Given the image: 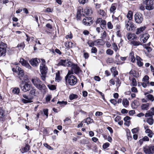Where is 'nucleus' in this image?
<instances>
[{
    "instance_id": "72a5a7b5",
    "label": "nucleus",
    "mask_w": 154,
    "mask_h": 154,
    "mask_svg": "<svg viewBox=\"0 0 154 154\" xmlns=\"http://www.w3.org/2000/svg\"><path fill=\"white\" fill-rule=\"evenodd\" d=\"M131 44L134 46H137L141 44L140 42L139 41H134L133 40L131 42Z\"/></svg>"
},
{
    "instance_id": "338daca9",
    "label": "nucleus",
    "mask_w": 154,
    "mask_h": 154,
    "mask_svg": "<svg viewBox=\"0 0 154 154\" xmlns=\"http://www.w3.org/2000/svg\"><path fill=\"white\" fill-rule=\"evenodd\" d=\"M4 111L2 107L0 108V116H3L4 114Z\"/></svg>"
},
{
    "instance_id": "603ef678",
    "label": "nucleus",
    "mask_w": 154,
    "mask_h": 154,
    "mask_svg": "<svg viewBox=\"0 0 154 154\" xmlns=\"http://www.w3.org/2000/svg\"><path fill=\"white\" fill-rule=\"evenodd\" d=\"M149 79V76L147 75H145L142 81L143 82H147Z\"/></svg>"
},
{
    "instance_id": "6e6d98bb",
    "label": "nucleus",
    "mask_w": 154,
    "mask_h": 154,
    "mask_svg": "<svg viewBox=\"0 0 154 154\" xmlns=\"http://www.w3.org/2000/svg\"><path fill=\"white\" fill-rule=\"evenodd\" d=\"M6 116L4 115L3 116H0V121L1 122H4L6 119Z\"/></svg>"
},
{
    "instance_id": "5fc2aeb1",
    "label": "nucleus",
    "mask_w": 154,
    "mask_h": 154,
    "mask_svg": "<svg viewBox=\"0 0 154 154\" xmlns=\"http://www.w3.org/2000/svg\"><path fill=\"white\" fill-rule=\"evenodd\" d=\"M150 45V42H149L147 44L145 45H144V47L145 48H146L148 50H149L150 49V48L149 47V46Z\"/></svg>"
},
{
    "instance_id": "c9c22d12",
    "label": "nucleus",
    "mask_w": 154,
    "mask_h": 154,
    "mask_svg": "<svg viewBox=\"0 0 154 154\" xmlns=\"http://www.w3.org/2000/svg\"><path fill=\"white\" fill-rule=\"evenodd\" d=\"M106 33L105 31H104L101 34L100 38L102 40H104L106 38Z\"/></svg>"
},
{
    "instance_id": "c756f323",
    "label": "nucleus",
    "mask_w": 154,
    "mask_h": 154,
    "mask_svg": "<svg viewBox=\"0 0 154 154\" xmlns=\"http://www.w3.org/2000/svg\"><path fill=\"white\" fill-rule=\"evenodd\" d=\"M122 104L125 107H127L129 105V102L127 99L125 98L123 99Z\"/></svg>"
},
{
    "instance_id": "f704fd0d",
    "label": "nucleus",
    "mask_w": 154,
    "mask_h": 154,
    "mask_svg": "<svg viewBox=\"0 0 154 154\" xmlns=\"http://www.w3.org/2000/svg\"><path fill=\"white\" fill-rule=\"evenodd\" d=\"M20 89L18 88H14L12 90V92L14 94H18L20 92Z\"/></svg>"
},
{
    "instance_id": "4c0bfd02",
    "label": "nucleus",
    "mask_w": 154,
    "mask_h": 154,
    "mask_svg": "<svg viewBox=\"0 0 154 154\" xmlns=\"http://www.w3.org/2000/svg\"><path fill=\"white\" fill-rule=\"evenodd\" d=\"M126 135L127 136V138L128 140H131L132 139V136L130 131L128 130L127 131Z\"/></svg>"
},
{
    "instance_id": "79ce46f5",
    "label": "nucleus",
    "mask_w": 154,
    "mask_h": 154,
    "mask_svg": "<svg viewBox=\"0 0 154 154\" xmlns=\"http://www.w3.org/2000/svg\"><path fill=\"white\" fill-rule=\"evenodd\" d=\"M113 51L111 49H108L106 51V53L110 55H112L113 54Z\"/></svg>"
},
{
    "instance_id": "c03bdc74",
    "label": "nucleus",
    "mask_w": 154,
    "mask_h": 154,
    "mask_svg": "<svg viewBox=\"0 0 154 154\" xmlns=\"http://www.w3.org/2000/svg\"><path fill=\"white\" fill-rule=\"evenodd\" d=\"M146 97L148 99L152 102L154 100V97L152 94H148L146 96Z\"/></svg>"
},
{
    "instance_id": "f03ea898",
    "label": "nucleus",
    "mask_w": 154,
    "mask_h": 154,
    "mask_svg": "<svg viewBox=\"0 0 154 154\" xmlns=\"http://www.w3.org/2000/svg\"><path fill=\"white\" fill-rule=\"evenodd\" d=\"M23 79L24 81H23L20 85L21 89L24 92L29 91L32 88V85L29 82H26L27 81V76H24Z\"/></svg>"
},
{
    "instance_id": "052dcab7",
    "label": "nucleus",
    "mask_w": 154,
    "mask_h": 154,
    "mask_svg": "<svg viewBox=\"0 0 154 154\" xmlns=\"http://www.w3.org/2000/svg\"><path fill=\"white\" fill-rule=\"evenodd\" d=\"M121 119V117L119 116H117L115 119V121L116 122H118Z\"/></svg>"
},
{
    "instance_id": "0e129e2a",
    "label": "nucleus",
    "mask_w": 154,
    "mask_h": 154,
    "mask_svg": "<svg viewBox=\"0 0 154 154\" xmlns=\"http://www.w3.org/2000/svg\"><path fill=\"white\" fill-rule=\"evenodd\" d=\"M88 2V0H79V2L80 4H84Z\"/></svg>"
},
{
    "instance_id": "6e6552de",
    "label": "nucleus",
    "mask_w": 154,
    "mask_h": 154,
    "mask_svg": "<svg viewBox=\"0 0 154 154\" xmlns=\"http://www.w3.org/2000/svg\"><path fill=\"white\" fill-rule=\"evenodd\" d=\"M7 47L6 44L2 42H0V57L5 55Z\"/></svg>"
},
{
    "instance_id": "4468645a",
    "label": "nucleus",
    "mask_w": 154,
    "mask_h": 154,
    "mask_svg": "<svg viewBox=\"0 0 154 154\" xmlns=\"http://www.w3.org/2000/svg\"><path fill=\"white\" fill-rule=\"evenodd\" d=\"M23 97L25 99L21 98V100L24 103H30L32 101L31 100L32 98H29L27 95L25 94L23 95Z\"/></svg>"
},
{
    "instance_id": "bf43d9fd",
    "label": "nucleus",
    "mask_w": 154,
    "mask_h": 154,
    "mask_svg": "<svg viewBox=\"0 0 154 154\" xmlns=\"http://www.w3.org/2000/svg\"><path fill=\"white\" fill-rule=\"evenodd\" d=\"M101 27H104L105 25L106 24V21L105 20H102L101 22L100 23Z\"/></svg>"
},
{
    "instance_id": "1a4fd4ad",
    "label": "nucleus",
    "mask_w": 154,
    "mask_h": 154,
    "mask_svg": "<svg viewBox=\"0 0 154 154\" xmlns=\"http://www.w3.org/2000/svg\"><path fill=\"white\" fill-rule=\"evenodd\" d=\"M134 17L135 22L137 23H141L143 20V15L141 13H137L135 14Z\"/></svg>"
},
{
    "instance_id": "09e8293b",
    "label": "nucleus",
    "mask_w": 154,
    "mask_h": 154,
    "mask_svg": "<svg viewBox=\"0 0 154 154\" xmlns=\"http://www.w3.org/2000/svg\"><path fill=\"white\" fill-rule=\"evenodd\" d=\"M139 130L138 128H134L131 130V131L133 134H135L137 133Z\"/></svg>"
},
{
    "instance_id": "2f4dec72",
    "label": "nucleus",
    "mask_w": 154,
    "mask_h": 154,
    "mask_svg": "<svg viewBox=\"0 0 154 154\" xmlns=\"http://www.w3.org/2000/svg\"><path fill=\"white\" fill-rule=\"evenodd\" d=\"M116 8V6H115V4H112L110 9V12L111 13H114Z\"/></svg>"
},
{
    "instance_id": "2eb2a0df",
    "label": "nucleus",
    "mask_w": 154,
    "mask_h": 154,
    "mask_svg": "<svg viewBox=\"0 0 154 154\" xmlns=\"http://www.w3.org/2000/svg\"><path fill=\"white\" fill-rule=\"evenodd\" d=\"M149 37V35L148 33H145L142 35L140 37V40L141 42L145 43Z\"/></svg>"
},
{
    "instance_id": "b1692460",
    "label": "nucleus",
    "mask_w": 154,
    "mask_h": 154,
    "mask_svg": "<svg viewBox=\"0 0 154 154\" xmlns=\"http://www.w3.org/2000/svg\"><path fill=\"white\" fill-rule=\"evenodd\" d=\"M83 12V9L82 8L80 7L78 8L77 11V16L78 19H79L80 17L81 13Z\"/></svg>"
},
{
    "instance_id": "a18cd8bd",
    "label": "nucleus",
    "mask_w": 154,
    "mask_h": 154,
    "mask_svg": "<svg viewBox=\"0 0 154 154\" xmlns=\"http://www.w3.org/2000/svg\"><path fill=\"white\" fill-rule=\"evenodd\" d=\"M147 122L150 125H152L153 124V120L152 118L148 119L147 120Z\"/></svg>"
},
{
    "instance_id": "4be33fe9",
    "label": "nucleus",
    "mask_w": 154,
    "mask_h": 154,
    "mask_svg": "<svg viewBox=\"0 0 154 154\" xmlns=\"http://www.w3.org/2000/svg\"><path fill=\"white\" fill-rule=\"evenodd\" d=\"M136 59L137 61V64L138 66L140 67L142 66L143 65V63L141 62V61L142 60V59L139 56H137L136 57Z\"/></svg>"
},
{
    "instance_id": "8fccbe9b",
    "label": "nucleus",
    "mask_w": 154,
    "mask_h": 154,
    "mask_svg": "<svg viewBox=\"0 0 154 154\" xmlns=\"http://www.w3.org/2000/svg\"><path fill=\"white\" fill-rule=\"evenodd\" d=\"M97 49L95 47H93L91 49V53H96L97 52Z\"/></svg>"
},
{
    "instance_id": "5701e85b",
    "label": "nucleus",
    "mask_w": 154,
    "mask_h": 154,
    "mask_svg": "<svg viewBox=\"0 0 154 154\" xmlns=\"http://www.w3.org/2000/svg\"><path fill=\"white\" fill-rule=\"evenodd\" d=\"M149 105L148 103L142 104L141 106V109L143 110H147L149 108Z\"/></svg>"
},
{
    "instance_id": "864d4df0",
    "label": "nucleus",
    "mask_w": 154,
    "mask_h": 154,
    "mask_svg": "<svg viewBox=\"0 0 154 154\" xmlns=\"http://www.w3.org/2000/svg\"><path fill=\"white\" fill-rule=\"evenodd\" d=\"M99 14L101 15L104 16L106 14V13L104 11L102 10H100L99 11Z\"/></svg>"
},
{
    "instance_id": "ddd939ff",
    "label": "nucleus",
    "mask_w": 154,
    "mask_h": 154,
    "mask_svg": "<svg viewBox=\"0 0 154 154\" xmlns=\"http://www.w3.org/2000/svg\"><path fill=\"white\" fill-rule=\"evenodd\" d=\"M92 17H86L83 19V23L84 25L89 26L92 23Z\"/></svg>"
},
{
    "instance_id": "bb28decb",
    "label": "nucleus",
    "mask_w": 154,
    "mask_h": 154,
    "mask_svg": "<svg viewBox=\"0 0 154 154\" xmlns=\"http://www.w3.org/2000/svg\"><path fill=\"white\" fill-rule=\"evenodd\" d=\"M126 17L128 19V20H131L133 18V12L132 11H129L126 15Z\"/></svg>"
},
{
    "instance_id": "69168bd1",
    "label": "nucleus",
    "mask_w": 154,
    "mask_h": 154,
    "mask_svg": "<svg viewBox=\"0 0 154 154\" xmlns=\"http://www.w3.org/2000/svg\"><path fill=\"white\" fill-rule=\"evenodd\" d=\"M57 104H59L61 106H62L63 104L66 105L67 104V102L63 101H58L57 102Z\"/></svg>"
},
{
    "instance_id": "f257e3e1",
    "label": "nucleus",
    "mask_w": 154,
    "mask_h": 154,
    "mask_svg": "<svg viewBox=\"0 0 154 154\" xmlns=\"http://www.w3.org/2000/svg\"><path fill=\"white\" fill-rule=\"evenodd\" d=\"M72 74V71H68L65 77V79L66 83L71 85H74L76 84L77 80L76 77Z\"/></svg>"
},
{
    "instance_id": "ea45409f",
    "label": "nucleus",
    "mask_w": 154,
    "mask_h": 154,
    "mask_svg": "<svg viewBox=\"0 0 154 154\" xmlns=\"http://www.w3.org/2000/svg\"><path fill=\"white\" fill-rule=\"evenodd\" d=\"M36 90L34 87H32L30 91V94L34 96H35Z\"/></svg>"
},
{
    "instance_id": "39448f33",
    "label": "nucleus",
    "mask_w": 154,
    "mask_h": 154,
    "mask_svg": "<svg viewBox=\"0 0 154 154\" xmlns=\"http://www.w3.org/2000/svg\"><path fill=\"white\" fill-rule=\"evenodd\" d=\"M143 4L145 5V8L151 10L154 8V4L152 0H143Z\"/></svg>"
},
{
    "instance_id": "423d86ee",
    "label": "nucleus",
    "mask_w": 154,
    "mask_h": 154,
    "mask_svg": "<svg viewBox=\"0 0 154 154\" xmlns=\"http://www.w3.org/2000/svg\"><path fill=\"white\" fill-rule=\"evenodd\" d=\"M12 70L14 72L18 73L19 78L20 80H22V78L24 76V71L23 69L18 66H16L15 68H12Z\"/></svg>"
},
{
    "instance_id": "473e14b6",
    "label": "nucleus",
    "mask_w": 154,
    "mask_h": 154,
    "mask_svg": "<svg viewBox=\"0 0 154 154\" xmlns=\"http://www.w3.org/2000/svg\"><path fill=\"white\" fill-rule=\"evenodd\" d=\"M89 47H94V46L95 45V43L91 40H88L87 42Z\"/></svg>"
},
{
    "instance_id": "c85d7f7f",
    "label": "nucleus",
    "mask_w": 154,
    "mask_h": 154,
    "mask_svg": "<svg viewBox=\"0 0 154 154\" xmlns=\"http://www.w3.org/2000/svg\"><path fill=\"white\" fill-rule=\"evenodd\" d=\"M136 28V27L135 26L134 24L132 22L128 28V29L127 30L128 31H132L134 30Z\"/></svg>"
},
{
    "instance_id": "de8ad7c7",
    "label": "nucleus",
    "mask_w": 154,
    "mask_h": 154,
    "mask_svg": "<svg viewBox=\"0 0 154 154\" xmlns=\"http://www.w3.org/2000/svg\"><path fill=\"white\" fill-rule=\"evenodd\" d=\"M103 29L100 26V27H97L96 29V30L98 33H100L101 32H102Z\"/></svg>"
},
{
    "instance_id": "a19ab883",
    "label": "nucleus",
    "mask_w": 154,
    "mask_h": 154,
    "mask_svg": "<svg viewBox=\"0 0 154 154\" xmlns=\"http://www.w3.org/2000/svg\"><path fill=\"white\" fill-rule=\"evenodd\" d=\"M48 86L49 88L51 90H54L56 89V88L55 85L49 84L48 85Z\"/></svg>"
},
{
    "instance_id": "cd10ccee",
    "label": "nucleus",
    "mask_w": 154,
    "mask_h": 154,
    "mask_svg": "<svg viewBox=\"0 0 154 154\" xmlns=\"http://www.w3.org/2000/svg\"><path fill=\"white\" fill-rule=\"evenodd\" d=\"M93 120L90 118H87L86 119H85L83 121V122L86 123L87 125H88L93 122Z\"/></svg>"
},
{
    "instance_id": "a878e982",
    "label": "nucleus",
    "mask_w": 154,
    "mask_h": 154,
    "mask_svg": "<svg viewBox=\"0 0 154 154\" xmlns=\"http://www.w3.org/2000/svg\"><path fill=\"white\" fill-rule=\"evenodd\" d=\"M132 20H125V26L127 30L128 29V28L130 25L132 23Z\"/></svg>"
},
{
    "instance_id": "20e7f679",
    "label": "nucleus",
    "mask_w": 154,
    "mask_h": 154,
    "mask_svg": "<svg viewBox=\"0 0 154 154\" xmlns=\"http://www.w3.org/2000/svg\"><path fill=\"white\" fill-rule=\"evenodd\" d=\"M40 69L41 74V78L43 80L45 81V79L47 73L48 71V68L45 64L41 63Z\"/></svg>"
},
{
    "instance_id": "6ab92c4d",
    "label": "nucleus",
    "mask_w": 154,
    "mask_h": 154,
    "mask_svg": "<svg viewBox=\"0 0 154 154\" xmlns=\"http://www.w3.org/2000/svg\"><path fill=\"white\" fill-rule=\"evenodd\" d=\"M84 13L87 15H91L93 13L91 9L89 7H86L84 10Z\"/></svg>"
},
{
    "instance_id": "393cba45",
    "label": "nucleus",
    "mask_w": 154,
    "mask_h": 154,
    "mask_svg": "<svg viewBox=\"0 0 154 154\" xmlns=\"http://www.w3.org/2000/svg\"><path fill=\"white\" fill-rule=\"evenodd\" d=\"M29 146L26 145L25 147L22 148V149H20V151L22 153H24L25 152H27L29 150Z\"/></svg>"
},
{
    "instance_id": "aec40b11",
    "label": "nucleus",
    "mask_w": 154,
    "mask_h": 154,
    "mask_svg": "<svg viewBox=\"0 0 154 154\" xmlns=\"http://www.w3.org/2000/svg\"><path fill=\"white\" fill-rule=\"evenodd\" d=\"M129 73L130 75H132L133 76L136 78H138L139 77V73L133 70H131L129 72Z\"/></svg>"
},
{
    "instance_id": "58836bf2",
    "label": "nucleus",
    "mask_w": 154,
    "mask_h": 154,
    "mask_svg": "<svg viewBox=\"0 0 154 154\" xmlns=\"http://www.w3.org/2000/svg\"><path fill=\"white\" fill-rule=\"evenodd\" d=\"M112 46L113 47V49L116 52L119 50V48H118V46L115 43L112 44Z\"/></svg>"
},
{
    "instance_id": "f3484780",
    "label": "nucleus",
    "mask_w": 154,
    "mask_h": 154,
    "mask_svg": "<svg viewBox=\"0 0 154 154\" xmlns=\"http://www.w3.org/2000/svg\"><path fill=\"white\" fill-rule=\"evenodd\" d=\"M39 60L37 58L33 59L30 61L31 64L33 66H36L38 65Z\"/></svg>"
},
{
    "instance_id": "680f3d73",
    "label": "nucleus",
    "mask_w": 154,
    "mask_h": 154,
    "mask_svg": "<svg viewBox=\"0 0 154 154\" xmlns=\"http://www.w3.org/2000/svg\"><path fill=\"white\" fill-rule=\"evenodd\" d=\"M110 102L113 104L115 105L117 103V101L115 99H111L110 100Z\"/></svg>"
},
{
    "instance_id": "7ed1b4c3",
    "label": "nucleus",
    "mask_w": 154,
    "mask_h": 154,
    "mask_svg": "<svg viewBox=\"0 0 154 154\" xmlns=\"http://www.w3.org/2000/svg\"><path fill=\"white\" fill-rule=\"evenodd\" d=\"M31 81L34 85L39 90L41 91L44 90L46 88L45 85L42 84L38 78L34 77L32 79Z\"/></svg>"
},
{
    "instance_id": "3c124183",
    "label": "nucleus",
    "mask_w": 154,
    "mask_h": 154,
    "mask_svg": "<svg viewBox=\"0 0 154 154\" xmlns=\"http://www.w3.org/2000/svg\"><path fill=\"white\" fill-rule=\"evenodd\" d=\"M25 46V45L24 44V43L23 42L18 44L17 45V47L18 48H21L23 49L24 47Z\"/></svg>"
},
{
    "instance_id": "dca6fc26",
    "label": "nucleus",
    "mask_w": 154,
    "mask_h": 154,
    "mask_svg": "<svg viewBox=\"0 0 154 154\" xmlns=\"http://www.w3.org/2000/svg\"><path fill=\"white\" fill-rule=\"evenodd\" d=\"M20 62L21 63V64L23 66H25L28 69H30L31 66L29 63L25 60L23 58L20 59Z\"/></svg>"
},
{
    "instance_id": "37998d69",
    "label": "nucleus",
    "mask_w": 154,
    "mask_h": 154,
    "mask_svg": "<svg viewBox=\"0 0 154 154\" xmlns=\"http://www.w3.org/2000/svg\"><path fill=\"white\" fill-rule=\"evenodd\" d=\"M131 85L132 86H136L137 85V81H136V79L134 78H133L132 79H131Z\"/></svg>"
},
{
    "instance_id": "4d7b16f0",
    "label": "nucleus",
    "mask_w": 154,
    "mask_h": 154,
    "mask_svg": "<svg viewBox=\"0 0 154 154\" xmlns=\"http://www.w3.org/2000/svg\"><path fill=\"white\" fill-rule=\"evenodd\" d=\"M108 28L109 29H112L113 28V26L111 22H109L107 23Z\"/></svg>"
},
{
    "instance_id": "13d9d810",
    "label": "nucleus",
    "mask_w": 154,
    "mask_h": 154,
    "mask_svg": "<svg viewBox=\"0 0 154 154\" xmlns=\"http://www.w3.org/2000/svg\"><path fill=\"white\" fill-rule=\"evenodd\" d=\"M109 146V143H106L103 144V147L104 149H106L108 148Z\"/></svg>"
},
{
    "instance_id": "9b49d317",
    "label": "nucleus",
    "mask_w": 154,
    "mask_h": 154,
    "mask_svg": "<svg viewBox=\"0 0 154 154\" xmlns=\"http://www.w3.org/2000/svg\"><path fill=\"white\" fill-rule=\"evenodd\" d=\"M69 67H71V71L69 70V71H72V74L74 72L76 74L79 73V72L81 71L79 67L73 63L71 62V64Z\"/></svg>"
},
{
    "instance_id": "7c9ffc66",
    "label": "nucleus",
    "mask_w": 154,
    "mask_h": 154,
    "mask_svg": "<svg viewBox=\"0 0 154 154\" xmlns=\"http://www.w3.org/2000/svg\"><path fill=\"white\" fill-rule=\"evenodd\" d=\"M129 57H130L131 61L132 62L134 63L135 61V59L134 56V52L131 51L129 54Z\"/></svg>"
},
{
    "instance_id": "e2e57ef3",
    "label": "nucleus",
    "mask_w": 154,
    "mask_h": 154,
    "mask_svg": "<svg viewBox=\"0 0 154 154\" xmlns=\"http://www.w3.org/2000/svg\"><path fill=\"white\" fill-rule=\"evenodd\" d=\"M131 90L132 92L134 93H136L137 92V88L135 87H132L131 88Z\"/></svg>"
},
{
    "instance_id": "0eeeda50",
    "label": "nucleus",
    "mask_w": 154,
    "mask_h": 154,
    "mask_svg": "<svg viewBox=\"0 0 154 154\" xmlns=\"http://www.w3.org/2000/svg\"><path fill=\"white\" fill-rule=\"evenodd\" d=\"M144 152L146 154H154V145H149L143 147Z\"/></svg>"
},
{
    "instance_id": "e433bc0d",
    "label": "nucleus",
    "mask_w": 154,
    "mask_h": 154,
    "mask_svg": "<svg viewBox=\"0 0 154 154\" xmlns=\"http://www.w3.org/2000/svg\"><path fill=\"white\" fill-rule=\"evenodd\" d=\"M78 97V96L75 94H71L69 95V98L70 100H72Z\"/></svg>"
},
{
    "instance_id": "a211bd4d",
    "label": "nucleus",
    "mask_w": 154,
    "mask_h": 154,
    "mask_svg": "<svg viewBox=\"0 0 154 154\" xmlns=\"http://www.w3.org/2000/svg\"><path fill=\"white\" fill-rule=\"evenodd\" d=\"M154 115V107L151 108L150 110L147 112L145 114V116L146 117H148L152 116Z\"/></svg>"
},
{
    "instance_id": "412c9836",
    "label": "nucleus",
    "mask_w": 154,
    "mask_h": 154,
    "mask_svg": "<svg viewBox=\"0 0 154 154\" xmlns=\"http://www.w3.org/2000/svg\"><path fill=\"white\" fill-rule=\"evenodd\" d=\"M146 27L145 26L141 27L137 29L136 32L137 35H138L143 32L146 29Z\"/></svg>"
},
{
    "instance_id": "9d476101",
    "label": "nucleus",
    "mask_w": 154,
    "mask_h": 154,
    "mask_svg": "<svg viewBox=\"0 0 154 154\" xmlns=\"http://www.w3.org/2000/svg\"><path fill=\"white\" fill-rule=\"evenodd\" d=\"M71 64V62L65 60H60L57 64V66H70Z\"/></svg>"
},
{
    "instance_id": "774afa93",
    "label": "nucleus",
    "mask_w": 154,
    "mask_h": 154,
    "mask_svg": "<svg viewBox=\"0 0 154 154\" xmlns=\"http://www.w3.org/2000/svg\"><path fill=\"white\" fill-rule=\"evenodd\" d=\"M142 139L144 141H149V139L147 136H145Z\"/></svg>"
},
{
    "instance_id": "49530a36",
    "label": "nucleus",
    "mask_w": 154,
    "mask_h": 154,
    "mask_svg": "<svg viewBox=\"0 0 154 154\" xmlns=\"http://www.w3.org/2000/svg\"><path fill=\"white\" fill-rule=\"evenodd\" d=\"M113 59L112 57L108 58L106 60V62L109 63H112L113 62Z\"/></svg>"
},
{
    "instance_id": "f8f14e48",
    "label": "nucleus",
    "mask_w": 154,
    "mask_h": 154,
    "mask_svg": "<svg viewBox=\"0 0 154 154\" xmlns=\"http://www.w3.org/2000/svg\"><path fill=\"white\" fill-rule=\"evenodd\" d=\"M126 37L128 40L130 41H132L133 40H136L137 38V37L135 34L131 32L128 33Z\"/></svg>"
}]
</instances>
